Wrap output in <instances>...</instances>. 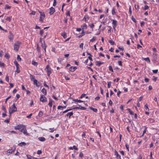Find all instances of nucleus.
Wrapping results in <instances>:
<instances>
[{
	"mask_svg": "<svg viewBox=\"0 0 159 159\" xmlns=\"http://www.w3.org/2000/svg\"><path fill=\"white\" fill-rule=\"evenodd\" d=\"M15 129L19 130L24 134L28 135L26 126L23 125H19L16 126L14 128Z\"/></svg>",
	"mask_w": 159,
	"mask_h": 159,
	"instance_id": "f257e3e1",
	"label": "nucleus"
},
{
	"mask_svg": "<svg viewBox=\"0 0 159 159\" xmlns=\"http://www.w3.org/2000/svg\"><path fill=\"white\" fill-rule=\"evenodd\" d=\"M16 111V107L15 106V104L14 103L11 107H10L9 108V112L10 116H11L12 113Z\"/></svg>",
	"mask_w": 159,
	"mask_h": 159,
	"instance_id": "f03ea898",
	"label": "nucleus"
},
{
	"mask_svg": "<svg viewBox=\"0 0 159 159\" xmlns=\"http://www.w3.org/2000/svg\"><path fill=\"white\" fill-rule=\"evenodd\" d=\"M21 44V43L19 42H17L15 44L14 46V49L15 50H16V51H18L20 45Z\"/></svg>",
	"mask_w": 159,
	"mask_h": 159,
	"instance_id": "7ed1b4c3",
	"label": "nucleus"
},
{
	"mask_svg": "<svg viewBox=\"0 0 159 159\" xmlns=\"http://www.w3.org/2000/svg\"><path fill=\"white\" fill-rule=\"evenodd\" d=\"M39 12L40 14V16L39 20L40 21L43 22V19L45 17V15L44 12Z\"/></svg>",
	"mask_w": 159,
	"mask_h": 159,
	"instance_id": "20e7f679",
	"label": "nucleus"
},
{
	"mask_svg": "<svg viewBox=\"0 0 159 159\" xmlns=\"http://www.w3.org/2000/svg\"><path fill=\"white\" fill-rule=\"evenodd\" d=\"M45 70H46L47 72L48 76H49L50 74L51 73V69L49 68L48 65H47L46 66Z\"/></svg>",
	"mask_w": 159,
	"mask_h": 159,
	"instance_id": "39448f33",
	"label": "nucleus"
},
{
	"mask_svg": "<svg viewBox=\"0 0 159 159\" xmlns=\"http://www.w3.org/2000/svg\"><path fill=\"white\" fill-rule=\"evenodd\" d=\"M40 101L43 102H45L47 101V99L43 95H41L40 98Z\"/></svg>",
	"mask_w": 159,
	"mask_h": 159,
	"instance_id": "423d86ee",
	"label": "nucleus"
},
{
	"mask_svg": "<svg viewBox=\"0 0 159 159\" xmlns=\"http://www.w3.org/2000/svg\"><path fill=\"white\" fill-rule=\"evenodd\" d=\"M112 24L113 25V27L114 29H115L117 26V22L116 20H112Z\"/></svg>",
	"mask_w": 159,
	"mask_h": 159,
	"instance_id": "0eeeda50",
	"label": "nucleus"
},
{
	"mask_svg": "<svg viewBox=\"0 0 159 159\" xmlns=\"http://www.w3.org/2000/svg\"><path fill=\"white\" fill-rule=\"evenodd\" d=\"M55 10L54 8L51 7L50 8L49 13L50 15H51L53 14L55 12Z\"/></svg>",
	"mask_w": 159,
	"mask_h": 159,
	"instance_id": "6e6552de",
	"label": "nucleus"
},
{
	"mask_svg": "<svg viewBox=\"0 0 159 159\" xmlns=\"http://www.w3.org/2000/svg\"><path fill=\"white\" fill-rule=\"evenodd\" d=\"M80 109L82 110H85L86 109V108L84 107H82L81 106H79V107H75L73 108L72 109Z\"/></svg>",
	"mask_w": 159,
	"mask_h": 159,
	"instance_id": "1a4fd4ad",
	"label": "nucleus"
},
{
	"mask_svg": "<svg viewBox=\"0 0 159 159\" xmlns=\"http://www.w3.org/2000/svg\"><path fill=\"white\" fill-rule=\"evenodd\" d=\"M115 155L116 156L117 159H120L121 158L120 155L119 154L118 152L116 150L115 151Z\"/></svg>",
	"mask_w": 159,
	"mask_h": 159,
	"instance_id": "9d476101",
	"label": "nucleus"
},
{
	"mask_svg": "<svg viewBox=\"0 0 159 159\" xmlns=\"http://www.w3.org/2000/svg\"><path fill=\"white\" fill-rule=\"evenodd\" d=\"M104 63L103 62H101L100 61H96L95 62V64L96 66H100L102 64Z\"/></svg>",
	"mask_w": 159,
	"mask_h": 159,
	"instance_id": "9b49d317",
	"label": "nucleus"
},
{
	"mask_svg": "<svg viewBox=\"0 0 159 159\" xmlns=\"http://www.w3.org/2000/svg\"><path fill=\"white\" fill-rule=\"evenodd\" d=\"M77 69L76 67H73V66H71L70 67L69 69V70L70 71H71V72H73L76 69Z\"/></svg>",
	"mask_w": 159,
	"mask_h": 159,
	"instance_id": "f8f14e48",
	"label": "nucleus"
},
{
	"mask_svg": "<svg viewBox=\"0 0 159 159\" xmlns=\"http://www.w3.org/2000/svg\"><path fill=\"white\" fill-rule=\"evenodd\" d=\"M41 46H42V48L44 49L45 51L46 52V48L47 47V46L45 43V41H44L43 43H42Z\"/></svg>",
	"mask_w": 159,
	"mask_h": 159,
	"instance_id": "ddd939ff",
	"label": "nucleus"
},
{
	"mask_svg": "<svg viewBox=\"0 0 159 159\" xmlns=\"http://www.w3.org/2000/svg\"><path fill=\"white\" fill-rule=\"evenodd\" d=\"M27 157L28 158V159H38L37 158L32 157L30 155H27Z\"/></svg>",
	"mask_w": 159,
	"mask_h": 159,
	"instance_id": "4468645a",
	"label": "nucleus"
},
{
	"mask_svg": "<svg viewBox=\"0 0 159 159\" xmlns=\"http://www.w3.org/2000/svg\"><path fill=\"white\" fill-rule=\"evenodd\" d=\"M38 139L39 141L42 142H44L46 140V139L45 138L42 137H39Z\"/></svg>",
	"mask_w": 159,
	"mask_h": 159,
	"instance_id": "2eb2a0df",
	"label": "nucleus"
},
{
	"mask_svg": "<svg viewBox=\"0 0 159 159\" xmlns=\"http://www.w3.org/2000/svg\"><path fill=\"white\" fill-rule=\"evenodd\" d=\"M53 102V100H52L51 98H50L49 99V103H48V105L51 107H52V103Z\"/></svg>",
	"mask_w": 159,
	"mask_h": 159,
	"instance_id": "dca6fc26",
	"label": "nucleus"
},
{
	"mask_svg": "<svg viewBox=\"0 0 159 159\" xmlns=\"http://www.w3.org/2000/svg\"><path fill=\"white\" fill-rule=\"evenodd\" d=\"M89 18L88 16H85L84 18H83V20H84L85 22H87L88 20L89 19Z\"/></svg>",
	"mask_w": 159,
	"mask_h": 159,
	"instance_id": "f3484780",
	"label": "nucleus"
},
{
	"mask_svg": "<svg viewBox=\"0 0 159 159\" xmlns=\"http://www.w3.org/2000/svg\"><path fill=\"white\" fill-rule=\"evenodd\" d=\"M61 35L64 39H66L67 37L66 33L65 32H63L62 33Z\"/></svg>",
	"mask_w": 159,
	"mask_h": 159,
	"instance_id": "a211bd4d",
	"label": "nucleus"
},
{
	"mask_svg": "<svg viewBox=\"0 0 159 159\" xmlns=\"http://www.w3.org/2000/svg\"><path fill=\"white\" fill-rule=\"evenodd\" d=\"M73 113L72 112H71L68 113L66 116H69V118H70V117L73 115Z\"/></svg>",
	"mask_w": 159,
	"mask_h": 159,
	"instance_id": "6ab92c4d",
	"label": "nucleus"
},
{
	"mask_svg": "<svg viewBox=\"0 0 159 159\" xmlns=\"http://www.w3.org/2000/svg\"><path fill=\"white\" fill-rule=\"evenodd\" d=\"M18 145L21 147L23 146H25L26 145V143L24 142H22L18 144Z\"/></svg>",
	"mask_w": 159,
	"mask_h": 159,
	"instance_id": "aec40b11",
	"label": "nucleus"
},
{
	"mask_svg": "<svg viewBox=\"0 0 159 159\" xmlns=\"http://www.w3.org/2000/svg\"><path fill=\"white\" fill-rule=\"evenodd\" d=\"M41 91L45 95H46L47 94V91L45 89L43 88L42 89Z\"/></svg>",
	"mask_w": 159,
	"mask_h": 159,
	"instance_id": "412c9836",
	"label": "nucleus"
},
{
	"mask_svg": "<svg viewBox=\"0 0 159 159\" xmlns=\"http://www.w3.org/2000/svg\"><path fill=\"white\" fill-rule=\"evenodd\" d=\"M73 101L75 102H84V101H82L80 100H79L77 99H74L73 100Z\"/></svg>",
	"mask_w": 159,
	"mask_h": 159,
	"instance_id": "4be33fe9",
	"label": "nucleus"
},
{
	"mask_svg": "<svg viewBox=\"0 0 159 159\" xmlns=\"http://www.w3.org/2000/svg\"><path fill=\"white\" fill-rule=\"evenodd\" d=\"M153 57L154 60H156L157 58V55L156 53H154L153 54Z\"/></svg>",
	"mask_w": 159,
	"mask_h": 159,
	"instance_id": "5701e85b",
	"label": "nucleus"
},
{
	"mask_svg": "<svg viewBox=\"0 0 159 159\" xmlns=\"http://www.w3.org/2000/svg\"><path fill=\"white\" fill-rule=\"evenodd\" d=\"M82 29H86L87 28V25L85 24H84L81 26Z\"/></svg>",
	"mask_w": 159,
	"mask_h": 159,
	"instance_id": "b1692460",
	"label": "nucleus"
},
{
	"mask_svg": "<svg viewBox=\"0 0 159 159\" xmlns=\"http://www.w3.org/2000/svg\"><path fill=\"white\" fill-rule=\"evenodd\" d=\"M90 108L92 110H93V111L95 112H97L98 111V110L97 109L94 108L92 107H90Z\"/></svg>",
	"mask_w": 159,
	"mask_h": 159,
	"instance_id": "393cba45",
	"label": "nucleus"
},
{
	"mask_svg": "<svg viewBox=\"0 0 159 159\" xmlns=\"http://www.w3.org/2000/svg\"><path fill=\"white\" fill-rule=\"evenodd\" d=\"M127 110H128L129 112L130 115H134V112L132 111H131L130 109L128 108Z\"/></svg>",
	"mask_w": 159,
	"mask_h": 159,
	"instance_id": "a878e982",
	"label": "nucleus"
},
{
	"mask_svg": "<svg viewBox=\"0 0 159 159\" xmlns=\"http://www.w3.org/2000/svg\"><path fill=\"white\" fill-rule=\"evenodd\" d=\"M9 39L10 40H12L13 38V34L11 33H10V34L9 36Z\"/></svg>",
	"mask_w": 159,
	"mask_h": 159,
	"instance_id": "bb28decb",
	"label": "nucleus"
},
{
	"mask_svg": "<svg viewBox=\"0 0 159 159\" xmlns=\"http://www.w3.org/2000/svg\"><path fill=\"white\" fill-rule=\"evenodd\" d=\"M33 82L34 84L36 85L38 87L39 86L38 85H37V83L38 82V81L37 80H33Z\"/></svg>",
	"mask_w": 159,
	"mask_h": 159,
	"instance_id": "cd10ccee",
	"label": "nucleus"
},
{
	"mask_svg": "<svg viewBox=\"0 0 159 159\" xmlns=\"http://www.w3.org/2000/svg\"><path fill=\"white\" fill-rule=\"evenodd\" d=\"M32 64L33 65H34L35 66H37L38 65V63L34 61H32Z\"/></svg>",
	"mask_w": 159,
	"mask_h": 159,
	"instance_id": "c85d7f7f",
	"label": "nucleus"
},
{
	"mask_svg": "<svg viewBox=\"0 0 159 159\" xmlns=\"http://www.w3.org/2000/svg\"><path fill=\"white\" fill-rule=\"evenodd\" d=\"M14 64L16 65V67L18 68V66H19V65L18 64L17 61L16 60H15L14 61Z\"/></svg>",
	"mask_w": 159,
	"mask_h": 159,
	"instance_id": "c756f323",
	"label": "nucleus"
},
{
	"mask_svg": "<svg viewBox=\"0 0 159 159\" xmlns=\"http://www.w3.org/2000/svg\"><path fill=\"white\" fill-rule=\"evenodd\" d=\"M109 70L110 71H111L112 72H113V70L112 66H109L108 67Z\"/></svg>",
	"mask_w": 159,
	"mask_h": 159,
	"instance_id": "7c9ffc66",
	"label": "nucleus"
},
{
	"mask_svg": "<svg viewBox=\"0 0 159 159\" xmlns=\"http://www.w3.org/2000/svg\"><path fill=\"white\" fill-rule=\"evenodd\" d=\"M96 39V37H93L92 39L90 40V41L91 42H93Z\"/></svg>",
	"mask_w": 159,
	"mask_h": 159,
	"instance_id": "2f4dec72",
	"label": "nucleus"
},
{
	"mask_svg": "<svg viewBox=\"0 0 159 159\" xmlns=\"http://www.w3.org/2000/svg\"><path fill=\"white\" fill-rule=\"evenodd\" d=\"M108 42L112 45H113L115 43L114 41L112 40H109Z\"/></svg>",
	"mask_w": 159,
	"mask_h": 159,
	"instance_id": "473e14b6",
	"label": "nucleus"
},
{
	"mask_svg": "<svg viewBox=\"0 0 159 159\" xmlns=\"http://www.w3.org/2000/svg\"><path fill=\"white\" fill-rule=\"evenodd\" d=\"M30 77L31 80H34L35 79L34 77L31 74H30Z\"/></svg>",
	"mask_w": 159,
	"mask_h": 159,
	"instance_id": "72a5a7b5",
	"label": "nucleus"
},
{
	"mask_svg": "<svg viewBox=\"0 0 159 159\" xmlns=\"http://www.w3.org/2000/svg\"><path fill=\"white\" fill-rule=\"evenodd\" d=\"M43 115V113L42 111H40L39 112V116L40 117H41Z\"/></svg>",
	"mask_w": 159,
	"mask_h": 159,
	"instance_id": "f704fd0d",
	"label": "nucleus"
},
{
	"mask_svg": "<svg viewBox=\"0 0 159 159\" xmlns=\"http://www.w3.org/2000/svg\"><path fill=\"white\" fill-rule=\"evenodd\" d=\"M17 59L18 61H20L21 60V57H20V55H18L17 56Z\"/></svg>",
	"mask_w": 159,
	"mask_h": 159,
	"instance_id": "c9c22d12",
	"label": "nucleus"
},
{
	"mask_svg": "<svg viewBox=\"0 0 159 159\" xmlns=\"http://www.w3.org/2000/svg\"><path fill=\"white\" fill-rule=\"evenodd\" d=\"M144 60L149 62V58L148 57H147L146 58H142Z\"/></svg>",
	"mask_w": 159,
	"mask_h": 159,
	"instance_id": "e433bc0d",
	"label": "nucleus"
},
{
	"mask_svg": "<svg viewBox=\"0 0 159 159\" xmlns=\"http://www.w3.org/2000/svg\"><path fill=\"white\" fill-rule=\"evenodd\" d=\"M111 82L110 81L107 82V87L108 88H110L111 87Z\"/></svg>",
	"mask_w": 159,
	"mask_h": 159,
	"instance_id": "4c0bfd02",
	"label": "nucleus"
},
{
	"mask_svg": "<svg viewBox=\"0 0 159 159\" xmlns=\"http://www.w3.org/2000/svg\"><path fill=\"white\" fill-rule=\"evenodd\" d=\"M16 72H17V73H19L20 72V70L19 69V66H18V68H16Z\"/></svg>",
	"mask_w": 159,
	"mask_h": 159,
	"instance_id": "58836bf2",
	"label": "nucleus"
},
{
	"mask_svg": "<svg viewBox=\"0 0 159 159\" xmlns=\"http://www.w3.org/2000/svg\"><path fill=\"white\" fill-rule=\"evenodd\" d=\"M2 109L5 112H6V110L5 109L4 106H2Z\"/></svg>",
	"mask_w": 159,
	"mask_h": 159,
	"instance_id": "ea45409f",
	"label": "nucleus"
},
{
	"mask_svg": "<svg viewBox=\"0 0 159 159\" xmlns=\"http://www.w3.org/2000/svg\"><path fill=\"white\" fill-rule=\"evenodd\" d=\"M131 19L134 22H136V20L134 18L133 16H131Z\"/></svg>",
	"mask_w": 159,
	"mask_h": 159,
	"instance_id": "a19ab883",
	"label": "nucleus"
},
{
	"mask_svg": "<svg viewBox=\"0 0 159 159\" xmlns=\"http://www.w3.org/2000/svg\"><path fill=\"white\" fill-rule=\"evenodd\" d=\"M10 8L11 7L7 5H6L5 7V9H10Z\"/></svg>",
	"mask_w": 159,
	"mask_h": 159,
	"instance_id": "79ce46f5",
	"label": "nucleus"
},
{
	"mask_svg": "<svg viewBox=\"0 0 159 159\" xmlns=\"http://www.w3.org/2000/svg\"><path fill=\"white\" fill-rule=\"evenodd\" d=\"M6 20L7 21H8L9 22H10L11 20V18L10 17H7L6 18Z\"/></svg>",
	"mask_w": 159,
	"mask_h": 159,
	"instance_id": "37998d69",
	"label": "nucleus"
},
{
	"mask_svg": "<svg viewBox=\"0 0 159 159\" xmlns=\"http://www.w3.org/2000/svg\"><path fill=\"white\" fill-rule=\"evenodd\" d=\"M116 13L115 11V8H113L112 10V15H114Z\"/></svg>",
	"mask_w": 159,
	"mask_h": 159,
	"instance_id": "c03bdc74",
	"label": "nucleus"
},
{
	"mask_svg": "<svg viewBox=\"0 0 159 159\" xmlns=\"http://www.w3.org/2000/svg\"><path fill=\"white\" fill-rule=\"evenodd\" d=\"M0 66L4 67V64L1 61H0Z\"/></svg>",
	"mask_w": 159,
	"mask_h": 159,
	"instance_id": "a18cd8bd",
	"label": "nucleus"
},
{
	"mask_svg": "<svg viewBox=\"0 0 159 159\" xmlns=\"http://www.w3.org/2000/svg\"><path fill=\"white\" fill-rule=\"evenodd\" d=\"M43 30H41L40 32V34L41 36L42 37L43 36Z\"/></svg>",
	"mask_w": 159,
	"mask_h": 159,
	"instance_id": "49530a36",
	"label": "nucleus"
},
{
	"mask_svg": "<svg viewBox=\"0 0 159 159\" xmlns=\"http://www.w3.org/2000/svg\"><path fill=\"white\" fill-rule=\"evenodd\" d=\"M118 64L119 65L122 66V62L121 61H118Z\"/></svg>",
	"mask_w": 159,
	"mask_h": 159,
	"instance_id": "de8ad7c7",
	"label": "nucleus"
},
{
	"mask_svg": "<svg viewBox=\"0 0 159 159\" xmlns=\"http://www.w3.org/2000/svg\"><path fill=\"white\" fill-rule=\"evenodd\" d=\"M5 80L7 82H8L9 80V76L8 75H7L6 77Z\"/></svg>",
	"mask_w": 159,
	"mask_h": 159,
	"instance_id": "09e8293b",
	"label": "nucleus"
},
{
	"mask_svg": "<svg viewBox=\"0 0 159 159\" xmlns=\"http://www.w3.org/2000/svg\"><path fill=\"white\" fill-rule=\"evenodd\" d=\"M66 14L67 16H70V11H67L66 13Z\"/></svg>",
	"mask_w": 159,
	"mask_h": 159,
	"instance_id": "8fccbe9b",
	"label": "nucleus"
},
{
	"mask_svg": "<svg viewBox=\"0 0 159 159\" xmlns=\"http://www.w3.org/2000/svg\"><path fill=\"white\" fill-rule=\"evenodd\" d=\"M86 95V94H84V93H83L82 94L81 96L80 97V98H83L84 97L85 95Z\"/></svg>",
	"mask_w": 159,
	"mask_h": 159,
	"instance_id": "3c124183",
	"label": "nucleus"
},
{
	"mask_svg": "<svg viewBox=\"0 0 159 159\" xmlns=\"http://www.w3.org/2000/svg\"><path fill=\"white\" fill-rule=\"evenodd\" d=\"M157 77L153 76L152 78V80L154 81H156L157 80Z\"/></svg>",
	"mask_w": 159,
	"mask_h": 159,
	"instance_id": "603ef678",
	"label": "nucleus"
},
{
	"mask_svg": "<svg viewBox=\"0 0 159 159\" xmlns=\"http://www.w3.org/2000/svg\"><path fill=\"white\" fill-rule=\"evenodd\" d=\"M42 153V151L41 150H38L37 152V153L39 155L41 154Z\"/></svg>",
	"mask_w": 159,
	"mask_h": 159,
	"instance_id": "864d4df0",
	"label": "nucleus"
},
{
	"mask_svg": "<svg viewBox=\"0 0 159 159\" xmlns=\"http://www.w3.org/2000/svg\"><path fill=\"white\" fill-rule=\"evenodd\" d=\"M149 7L147 5H145L144 6V10H146L147 9H148Z\"/></svg>",
	"mask_w": 159,
	"mask_h": 159,
	"instance_id": "5fc2aeb1",
	"label": "nucleus"
},
{
	"mask_svg": "<svg viewBox=\"0 0 159 159\" xmlns=\"http://www.w3.org/2000/svg\"><path fill=\"white\" fill-rule=\"evenodd\" d=\"M143 98V97L142 96H141L140 97V98L138 100V101L139 102V101H141L142 100Z\"/></svg>",
	"mask_w": 159,
	"mask_h": 159,
	"instance_id": "6e6d98bb",
	"label": "nucleus"
},
{
	"mask_svg": "<svg viewBox=\"0 0 159 159\" xmlns=\"http://www.w3.org/2000/svg\"><path fill=\"white\" fill-rule=\"evenodd\" d=\"M3 52L2 50H1L0 51V57H2L3 55Z\"/></svg>",
	"mask_w": 159,
	"mask_h": 159,
	"instance_id": "4d7b16f0",
	"label": "nucleus"
},
{
	"mask_svg": "<svg viewBox=\"0 0 159 159\" xmlns=\"http://www.w3.org/2000/svg\"><path fill=\"white\" fill-rule=\"evenodd\" d=\"M7 116V114H6V112H4V113H2V117H5V116Z\"/></svg>",
	"mask_w": 159,
	"mask_h": 159,
	"instance_id": "13d9d810",
	"label": "nucleus"
},
{
	"mask_svg": "<svg viewBox=\"0 0 159 159\" xmlns=\"http://www.w3.org/2000/svg\"><path fill=\"white\" fill-rule=\"evenodd\" d=\"M84 44L83 43H82L80 45V48H82V49H83V46Z\"/></svg>",
	"mask_w": 159,
	"mask_h": 159,
	"instance_id": "bf43d9fd",
	"label": "nucleus"
},
{
	"mask_svg": "<svg viewBox=\"0 0 159 159\" xmlns=\"http://www.w3.org/2000/svg\"><path fill=\"white\" fill-rule=\"evenodd\" d=\"M56 3H57L56 0H54L53 5V6H55L56 5Z\"/></svg>",
	"mask_w": 159,
	"mask_h": 159,
	"instance_id": "052dcab7",
	"label": "nucleus"
},
{
	"mask_svg": "<svg viewBox=\"0 0 159 159\" xmlns=\"http://www.w3.org/2000/svg\"><path fill=\"white\" fill-rule=\"evenodd\" d=\"M57 109H61V110H62L63 108H62V106H59L58 107H57Z\"/></svg>",
	"mask_w": 159,
	"mask_h": 159,
	"instance_id": "680f3d73",
	"label": "nucleus"
},
{
	"mask_svg": "<svg viewBox=\"0 0 159 159\" xmlns=\"http://www.w3.org/2000/svg\"><path fill=\"white\" fill-rule=\"evenodd\" d=\"M49 130H51L50 131V132L51 133H52L54 132V130H55L56 129H54V128H52V129L51 128L49 129Z\"/></svg>",
	"mask_w": 159,
	"mask_h": 159,
	"instance_id": "e2e57ef3",
	"label": "nucleus"
},
{
	"mask_svg": "<svg viewBox=\"0 0 159 159\" xmlns=\"http://www.w3.org/2000/svg\"><path fill=\"white\" fill-rule=\"evenodd\" d=\"M9 84H10L9 87L10 88H12L13 87V85L12 83H9Z\"/></svg>",
	"mask_w": 159,
	"mask_h": 159,
	"instance_id": "0e129e2a",
	"label": "nucleus"
},
{
	"mask_svg": "<svg viewBox=\"0 0 159 159\" xmlns=\"http://www.w3.org/2000/svg\"><path fill=\"white\" fill-rule=\"evenodd\" d=\"M89 26L92 28H93L94 26V25L93 23L89 25Z\"/></svg>",
	"mask_w": 159,
	"mask_h": 159,
	"instance_id": "69168bd1",
	"label": "nucleus"
},
{
	"mask_svg": "<svg viewBox=\"0 0 159 159\" xmlns=\"http://www.w3.org/2000/svg\"><path fill=\"white\" fill-rule=\"evenodd\" d=\"M109 103L110 106H112V102L111 100H110L109 102Z\"/></svg>",
	"mask_w": 159,
	"mask_h": 159,
	"instance_id": "338daca9",
	"label": "nucleus"
},
{
	"mask_svg": "<svg viewBox=\"0 0 159 159\" xmlns=\"http://www.w3.org/2000/svg\"><path fill=\"white\" fill-rule=\"evenodd\" d=\"M144 22H141L140 23V25L141 27H143L144 26Z\"/></svg>",
	"mask_w": 159,
	"mask_h": 159,
	"instance_id": "774afa93",
	"label": "nucleus"
}]
</instances>
